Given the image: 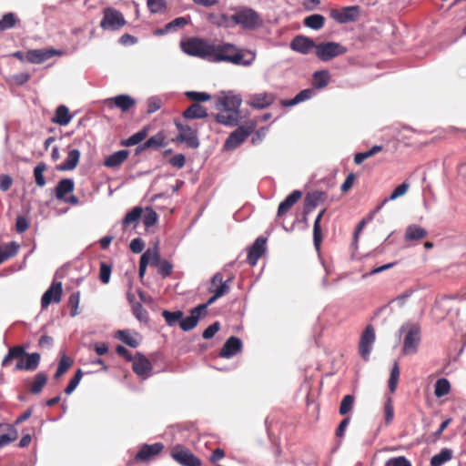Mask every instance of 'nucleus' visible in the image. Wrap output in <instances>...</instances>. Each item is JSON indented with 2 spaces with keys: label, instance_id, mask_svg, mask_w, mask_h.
<instances>
[{
  "label": "nucleus",
  "instance_id": "nucleus-1",
  "mask_svg": "<svg viewBox=\"0 0 466 466\" xmlns=\"http://www.w3.org/2000/svg\"><path fill=\"white\" fill-rule=\"evenodd\" d=\"M256 58L253 51L244 52L230 43L211 45L210 62H228L236 66H249Z\"/></svg>",
  "mask_w": 466,
  "mask_h": 466
},
{
  "label": "nucleus",
  "instance_id": "nucleus-2",
  "mask_svg": "<svg viewBox=\"0 0 466 466\" xmlns=\"http://www.w3.org/2000/svg\"><path fill=\"white\" fill-rule=\"evenodd\" d=\"M241 103V96L231 91L218 97L216 107L221 111L216 116V121L224 126H237L240 119Z\"/></svg>",
  "mask_w": 466,
  "mask_h": 466
},
{
  "label": "nucleus",
  "instance_id": "nucleus-3",
  "mask_svg": "<svg viewBox=\"0 0 466 466\" xmlns=\"http://www.w3.org/2000/svg\"><path fill=\"white\" fill-rule=\"evenodd\" d=\"M232 23L240 25L245 30H254L263 25V19L254 9L247 6L240 7L231 15Z\"/></svg>",
  "mask_w": 466,
  "mask_h": 466
},
{
  "label": "nucleus",
  "instance_id": "nucleus-4",
  "mask_svg": "<svg viewBox=\"0 0 466 466\" xmlns=\"http://www.w3.org/2000/svg\"><path fill=\"white\" fill-rule=\"evenodd\" d=\"M400 335L405 333L402 352L412 355L418 351L420 343V327L414 323H406L400 328Z\"/></svg>",
  "mask_w": 466,
  "mask_h": 466
},
{
  "label": "nucleus",
  "instance_id": "nucleus-5",
  "mask_svg": "<svg viewBox=\"0 0 466 466\" xmlns=\"http://www.w3.org/2000/svg\"><path fill=\"white\" fill-rule=\"evenodd\" d=\"M211 45L208 41L191 37L180 42L181 50L191 56L200 57L209 61Z\"/></svg>",
  "mask_w": 466,
  "mask_h": 466
},
{
  "label": "nucleus",
  "instance_id": "nucleus-6",
  "mask_svg": "<svg viewBox=\"0 0 466 466\" xmlns=\"http://www.w3.org/2000/svg\"><path fill=\"white\" fill-rule=\"evenodd\" d=\"M346 52L347 48L337 42L320 43L316 46V56L321 61H329Z\"/></svg>",
  "mask_w": 466,
  "mask_h": 466
},
{
  "label": "nucleus",
  "instance_id": "nucleus-7",
  "mask_svg": "<svg viewBox=\"0 0 466 466\" xmlns=\"http://www.w3.org/2000/svg\"><path fill=\"white\" fill-rule=\"evenodd\" d=\"M254 123H246L245 125L234 130L227 138L224 147L231 150L238 147L246 138L254 131Z\"/></svg>",
  "mask_w": 466,
  "mask_h": 466
},
{
  "label": "nucleus",
  "instance_id": "nucleus-8",
  "mask_svg": "<svg viewBox=\"0 0 466 466\" xmlns=\"http://www.w3.org/2000/svg\"><path fill=\"white\" fill-rule=\"evenodd\" d=\"M125 24L126 21L121 12L109 7L104 10V16L100 22V26L104 30L116 31Z\"/></svg>",
  "mask_w": 466,
  "mask_h": 466
},
{
  "label": "nucleus",
  "instance_id": "nucleus-9",
  "mask_svg": "<svg viewBox=\"0 0 466 466\" xmlns=\"http://www.w3.org/2000/svg\"><path fill=\"white\" fill-rule=\"evenodd\" d=\"M329 15L339 24L355 22L360 16V6L351 5L341 9L334 8L329 11Z\"/></svg>",
  "mask_w": 466,
  "mask_h": 466
},
{
  "label": "nucleus",
  "instance_id": "nucleus-10",
  "mask_svg": "<svg viewBox=\"0 0 466 466\" xmlns=\"http://www.w3.org/2000/svg\"><path fill=\"white\" fill-rule=\"evenodd\" d=\"M375 339L374 328L371 325H368L362 332L359 343V352L364 360H368L370 359Z\"/></svg>",
  "mask_w": 466,
  "mask_h": 466
},
{
  "label": "nucleus",
  "instance_id": "nucleus-11",
  "mask_svg": "<svg viewBox=\"0 0 466 466\" xmlns=\"http://www.w3.org/2000/svg\"><path fill=\"white\" fill-rule=\"evenodd\" d=\"M171 454L174 460L182 466H201L200 460L182 446L174 447Z\"/></svg>",
  "mask_w": 466,
  "mask_h": 466
},
{
  "label": "nucleus",
  "instance_id": "nucleus-12",
  "mask_svg": "<svg viewBox=\"0 0 466 466\" xmlns=\"http://www.w3.org/2000/svg\"><path fill=\"white\" fill-rule=\"evenodd\" d=\"M176 126L179 131L176 137L177 142H184L190 148H198L199 147V140L196 130L192 129L189 126H184L180 123H177Z\"/></svg>",
  "mask_w": 466,
  "mask_h": 466
},
{
  "label": "nucleus",
  "instance_id": "nucleus-13",
  "mask_svg": "<svg viewBox=\"0 0 466 466\" xmlns=\"http://www.w3.org/2000/svg\"><path fill=\"white\" fill-rule=\"evenodd\" d=\"M63 289L61 282H53L41 299V308L46 309L51 303H58L61 300Z\"/></svg>",
  "mask_w": 466,
  "mask_h": 466
},
{
  "label": "nucleus",
  "instance_id": "nucleus-14",
  "mask_svg": "<svg viewBox=\"0 0 466 466\" xmlns=\"http://www.w3.org/2000/svg\"><path fill=\"white\" fill-rule=\"evenodd\" d=\"M61 54V51L53 48L31 49L26 53L25 58L32 64H41L52 56Z\"/></svg>",
  "mask_w": 466,
  "mask_h": 466
},
{
  "label": "nucleus",
  "instance_id": "nucleus-15",
  "mask_svg": "<svg viewBox=\"0 0 466 466\" xmlns=\"http://www.w3.org/2000/svg\"><path fill=\"white\" fill-rule=\"evenodd\" d=\"M133 370L137 376L147 379L151 374L152 364L143 354L137 353L133 360Z\"/></svg>",
  "mask_w": 466,
  "mask_h": 466
},
{
  "label": "nucleus",
  "instance_id": "nucleus-16",
  "mask_svg": "<svg viewBox=\"0 0 466 466\" xmlns=\"http://www.w3.org/2000/svg\"><path fill=\"white\" fill-rule=\"evenodd\" d=\"M267 238L258 237L248 252V262L250 266H255L258 258L266 252Z\"/></svg>",
  "mask_w": 466,
  "mask_h": 466
},
{
  "label": "nucleus",
  "instance_id": "nucleus-17",
  "mask_svg": "<svg viewBox=\"0 0 466 466\" xmlns=\"http://www.w3.org/2000/svg\"><path fill=\"white\" fill-rule=\"evenodd\" d=\"M242 350V341L239 338L232 336L228 338L220 350L219 356L230 359Z\"/></svg>",
  "mask_w": 466,
  "mask_h": 466
},
{
  "label": "nucleus",
  "instance_id": "nucleus-18",
  "mask_svg": "<svg viewBox=\"0 0 466 466\" xmlns=\"http://www.w3.org/2000/svg\"><path fill=\"white\" fill-rule=\"evenodd\" d=\"M203 308L204 306H197L190 310V315L188 317H182L179 322V326L182 330L189 331L198 325L201 316L203 315Z\"/></svg>",
  "mask_w": 466,
  "mask_h": 466
},
{
  "label": "nucleus",
  "instance_id": "nucleus-19",
  "mask_svg": "<svg viewBox=\"0 0 466 466\" xmlns=\"http://www.w3.org/2000/svg\"><path fill=\"white\" fill-rule=\"evenodd\" d=\"M316 46L312 39L303 35H297L290 43L292 50L304 55L309 54L313 48L316 49Z\"/></svg>",
  "mask_w": 466,
  "mask_h": 466
},
{
  "label": "nucleus",
  "instance_id": "nucleus-20",
  "mask_svg": "<svg viewBox=\"0 0 466 466\" xmlns=\"http://www.w3.org/2000/svg\"><path fill=\"white\" fill-rule=\"evenodd\" d=\"M159 258V253L157 248L147 249L140 257L138 275L143 279L148 264H155Z\"/></svg>",
  "mask_w": 466,
  "mask_h": 466
},
{
  "label": "nucleus",
  "instance_id": "nucleus-21",
  "mask_svg": "<svg viewBox=\"0 0 466 466\" xmlns=\"http://www.w3.org/2000/svg\"><path fill=\"white\" fill-rule=\"evenodd\" d=\"M275 99V96L272 93L263 92L255 94L250 97L248 105L257 109H264L268 107Z\"/></svg>",
  "mask_w": 466,
  "mask_h": 466
},
{
  "label": "nucleus",
  "instance_id": "nucleus-22",
  "mask_svg": "<svg viewBox=\"0 0 466 466\" xmlns=\"http://www.w3.org/2000/svg\"><path fill=\"white\" fill-rule=\"evenodd\" d=\"M26 360L24 361L23 360H20L15 367V370H28V371H34L35 370L40 363L41 356L37 352L33 353H26L25 355Z\"/></svg>",
  "mask_w": 466,
  "mask_h": 466
},
{
  "label": "nucleus",
  "instance_id": "nucleus-23",
  "mask_svg": "<svg viewBox=\"0 0 466 466\" xmlns=\"http://www.w3.org/2000/svg\"><path fill=\"white\" fill-rule=\"evenodd\" d=\"M164 445L161 442L145 444L136 455L137 461H147L162 451Z\"/></svg>",
  "mask_w": 466,
  "mask_h": 466
},
{
  "label": "nucleus",
  "instance_id": "nucleus-24",
  "mask_svg": "<svg viewBox=\"0 0 466 466\" xmlns=\"http://www.w3.org/2000/svg\"><path fill=\"white\" fill-rule=\"evenodd\" d=\"M80 151L76 148L69 149L64 162L56 166L59 171H70L75 169L80 159Z\"/></svg>",
  "mask_w": 466,
  "mask_h": 466
},
{
  "label": "nucleus",
  "instance_id": "nucleus-25",
  "mask_svg": "<svg viewBox=\"0 0 466 466\" xmlns=\"http://www.w3.org/2000/svg\"><path fill=\"white\" fill-rule=\"evenodd\" d=\"M302 192L300 190H294L289 194L278 208V216L281 217L287 213L301 198Z\"/></svg>",
  "mask_w": 466,
  "mask_h": 466
},
{
  "label": "nucleus",
  "instance_id": "nucleus-26",
  "mask_svg": "<svg viewBox=\"0 0 466 466\" xmlns=\"http://www.w3.org/2000/svg\"><path fill=\"white\" fill-rule=\"evenodd\" d=\"M325 198V193L322 191H312L309 192L305 198L304 213L307 215L310 213L320 201Z\"/></svg>",
  "mask_w": 466,
  "mask_h": 466
},
{
  "label": "nucleus",
  "instance_id": "nucleus-27",
  "mask_svg": "<svg viewBox=\"0 0 466 466\" xmlns=\"http://www.w3.org/2000/svg\"><path fill=\"white\" fill-rule=\"evenodd\" d=\"M116 338L121 340L123 343L127 344L131 348H137L140 344V336L138 333L135 332L132 334L127 329L118 330L116 334Z\"/></svg>",
  "mask_w": 466,
  "mask_h": 466
},
{
  "label": "nucleus",
  "instance_id": "nucleus-28",
  "mask_svg": "<svg viewBox=\"0 0 466 466\" xmlns=\"http://www.w3.org/2000/svg\"><path fill=\"white\" fill-rule=\"evenodd\" d=\"M183 116L187 119H202L208 116V111L200 104L193 103L183 112Z\"/></svg>",
  "mask_w": 466,
  "mask_h": 466
},
{
  "label": "nucleus",
  "instance_id": "nucleus-29",
  "mask_svg": "<svg viewBox=\"0 0 466 466\" xmlns=\"http://www.w3.org/2000/svg\"><path fill=\"white\" fill-rule=\"evenodd\" d=\"M128 150L122 149L109 155L104 162V165L107 167H119L128 157Z\"/></svg>",
  "mask_w": 466,
  "mask_h": 466
},
{
  "label": "nucleus",
  "instance_id": "nucleus-30",
  "mask_svg": "<svg viewBox=\"0 0 466 466\" xmlns=\"http://www.w3.org/2000/svg\"><path fill=\"white\" fill-rule=\"evenodd\" d=\"M75 183L71 178H63L61 179L55 189L56 198L57 199H65L66 194L71 193L74 190Z\"/></svg>",
  "mask_w": 466,
  "mask_h": 466
},
{
  "label": "nucleus",
  "instance_id": "nucleus-31",
  "mask_svg": "<svg viewBox=\"0 0 466 466\" xmlns=\"http://www.w3.org/2000/svg\"><path fill=\"white\" fill-rule=\"evenodd\" d=\"M72 119V115L69 113V109L67 106L61 105L56 109V113L54 117L52 118V122L59 125V126H66Z\"/></svg>",
  "mask_w": 466,
  "mask_h": 466
},
{
  "label": "nucleus",
  "instance_id": "nucleus-32",
  "mask_svg": "<svg viewBox=\"0 0 466 466\" xmlns=\"http://www.w3.org/2000/svg\"><path fill=\"white\" fill-rule=\"evenodd\" d=\"M427 230L419 225L411 224L407 227L405 231V240L413 241L419 240L427 236Z\"/></svg>",
  "mask_w": 466,
  "mask_h": 466
},
{
  "label": "nucleus",
  "instance_id": "nucleus-33",
  "mask_svg": "<svg viewBox=\"0 0 466 466\" xmlns=\"http://www.w3.org/2000/svg\"><path fill=\"white\" fill-rule=\"evenodd\" d=\"M314 93V90L311 88L303 89L299 93H298L292 99L282 100L281 105L283 106H296L299 103L310 99L313 96Z\"/></svg>",
  "mask_w": 466,
  "mask_h": 466
},
{
  "label": "nucleus",
  "instance_id": "nucleus-34",
  "mask_svg": "<svg viewBox=\"0 0 466 466\" xmlns=\"http://www.w3.org/2000/svg\"><path fill=\"white\" fill-rule=\"evenodd\" d=\"M325 212H326V209L324 208L319 213V215L317 216V218L314 221V225H313V243H314V247L317 250L319 249L320 244L322 241L320 221H321V218H322L323 215L325 214Z\"/></svg>",
  "mask_w": 466,
  "mask_h": 466
},
{
  "label": "nucleus",
  "instance_id": "nucleus-35",
  "mask_svg": "<svg viewBox=\"0 0 466 466\" xmlns=\"http://www.w3.org/2000/svg\"><path fill=\"white\" fill-rule=\"evenodd\" d=\"M114 105L122 111L127 112L135 106L136 101L128 95H119L112 98Z\"/></svg>",
  "mask_w": 466,
  "mask_h": 466
},
{
  "label": "nucleus",
  "instance_id": "nucleus-36",
  "mask_svg": "<svg viewBox=\"0 0 466 466\" xmlns=\"http://www.w3.org/2000/svg\"><path fill=\"white\" fill-rule=\"evenodd\" d=\"M304 25L313 29V30H319L323 27L325 23V17L322 15L314 14L311 15L307 16L304 19Z\"/></svg>",
  "mask_w": 466,
  "mask_h": 466
},
{
  "label": "nucleus",
  "instance_id": "nucleus-37",
  "mask_svg": "<svg viewBox=\"0 0 466 466\" xmlns=\"http://www.w3.org/2000/svg\"><path fill=\"white\" fill-rule=\"evenodd\" d=\"M329 79H330V76H329V71H327V70L316 71L313 74V86H314V87H316L318 89H322L329 85Z\"/></svg>",
  "mask_w": 466,
  "mask_h": 466
},
{
  "label": "nucleus",
  "instance_id": "nucleus-38",
  "mask_svg": "<svg viewBox=\"0 0 466 466\" xmlns=\"http://www.w3.org/2000/svg\"><path fill=\"white\" fill-rule=\"evenodd\" d=\"M142 211V208L135 207L131 211L127 212L122 221L123 227L127 228L130 224H134L133 228H136L141 217Z\"/></svg>",
  "mask_w": 466,
  "mask_h": 466
},
{
  "label": "nucleus",
  "instance_id": "nucleus-39",
  "mask_svg": "<svg viewBox=\"0 0 466 466\" xmlns=\"http://www.w3.org/2000/svg\"><path fill=\"white\" fill-rule=\"evenodd\" d=\"M452 458V451L450 449H442L439 453L431 459V466H441Z\"/></svg>",
  "mask_w": 466,
  "mask_h": 466
},
{
  "label": "nucleus",
  "instance_id": "nucleus-40",
  "mask_svg": "<svg viewBox=\"0 0 466 466\" xmlns=\"http://www.w3.org/2000/svg\"><path fill=\"white\" fill-rule=\"evenodd\" d=\"M19 246L15 242L0 247V264L5 260L14 257L18 252Z\"/></svg>",
  "mask_w": 466,
  "mask_h": 466
},
{
  "label": "nucleus",
  "instance_id": "nucleus-41",
  "mask_svg": "<svg viewBox=\"0 0 466 466\" xmlns=\"http://www.w3.org/2000/svg\"><path fill=\"white\" fill-rule=\"evenodd\" d=\"M147 136V129L143 128L140 131L133 134L131 137H129L127 139H124L121 141V145L124 147H132L138 145L140 142H142Z\"/></svg>",
  "mask_w": 466,
  "mask_h": 466
},
{
  "label": "nucleus",
  "instance_id": "nucleus-42",
  "mask_svg": "<svg viewBox=\"0 0 466 466\" xmlns=\"http://www.w3.org/2000/svg\"><path fill=\"white\" fill-rule=\"evenodd\" d=\"M208 20L211 24H213L217 26L229 27L232 25L231 16H228L225 14H221V15L210 14L208 15Z\"/></svg>",
  "mask_w": 466,
  "mask_h": 466
},
{
  "label": "nucleus",
  "instance_id": "nucleus-43",
  "mask_svg": "<svg viewBox=\"0 0 466 466\" xmlns=\"http://www.w3.org/2000/svg\"><path fill=\"white\" fill-rule=\"evenodd\" d=\"M18 18L15 14L10 12L3 15L0 19V31H5L15 26Z\"/></svg>",
  "mask_w": 466,
  "mask_h": 466
},
{
  "label": "nucleus",
  "instance_id": "nucleus-44",
  "mask_svg": "<svg viewBox=\"0 0 466 466\" xmlns=\"http://www.w3.org/2000/svg\"><path fill=\"white\" fill-rule=\"evenodd\" d=\"M451 391V383L447 379H439L435 383L434 394L437 398L443 397Z\"/></svg>",
  "mask_w": 466,
  "mask_h": 466
},
{
  "label": "nucleus",
  "instance_id": "nucleus-45",
  "mask_svg": "<svg viewBox=\"0 0 466 466\" xmlns=\"http://www.w3.org/2000/svg\"><path fill=\"white\" fill-rule=\"evenodd\" d=\"M47 381V376L44 372L35 375V380L31 385L30 391L32 394H39Z\"/></svg>",
  "mask_w": 466,
  "mask_h": 466
},
{
  "label": "nucleus",
  "instance_id": "nucleus-46",
  "mask_svg": "<svg viewBox=\"0 0 466 466\" xmlns=\"http://www.w3.org/2000/svg\"><path fill=\"white\" fill-rule=\"evenodd\" d=\"M382 147L381 146H373L370 150L368 151H365V152H360V153H357L354 157V162L355 164L357 165H360L364 160H366L367 158L374 156L375 154L380 152L382 150Z\"/></svg>",
  "mask_w": 466,
  "mask_h": 466
},
{
  "label": "nucleus",
  "instance_id": "nucleus-47",
  "mask_svg": "<svg viewBox=\"0 0 466 466\" xmlns=\"http://www.w3.org/2000/svg\"><path fill=\"white\" fill-rule=\"evenodd\" d=\"M165 146V136L157 133L144 143V147L158 149Z\"/></svg>",
  "mask_w": 466,
  "mask_h": 466
},
{
  "label": "nucleus",
  "instance_id": "nucleus-48",
  "mask_svg": "<svg viewBox=\"0 0 466 466\" xmlns=\"http://www.w3.org/2000/svg\"><path fill=\"white\" fill-rule=\"evenodd\" d=\"M147 5L151 14H161L167 9L166 0H147Z\"/></svg>",
  "mask_w": 466,
  "mask_h": 466
},
{
  "label": "nucleus",
  "instance_id": "nucleus-49",
  "mask_svg": "<svg viewBox=\"0 0 466 466\" xmlns=\"http://www.w3.org/2000/svg\"><path fill=\"white\" fill-rule=\"evenodd\" d=\"M46 168V165L44 162L38 163L34 168V177L35 180V184L43 187L46 185V179L44 177V172Z\"/></svg>",
  "mask_w": 466,
  "mask_h": 466
},
{
  "label": "nucleus",
  "instance_id": "nucleus-50",
  "mask_svg": "<svg viewBox=\"0 0 466 466\" xmlns=\"http://www.w3.org/2000/svg\"><path fill=\"white\" fill-rule=\"evenodd\" d=\"M400 377V368L397 362H394L391 370L390 375L389 379V390L390 392H395L399 381Z\"/></svg>",
  "mask_w": 466,
  "mask_h": 466
},
{
  "label": "nucleus",
  "instance_id": "nucleus-51",
  "mask_svg": "<svg viewBox=\"0 0 466 466\" xmlns=\"http://www.w3.org/2000/svg\"><path fill=\"white\" fill-rule=\"evenodd\" d=\"M162 316L165 319V320L168 326H174L177 321L180 322V320L183 317V312L181 310H177V311L164 310L162 312Z\"/></svg>",
  "mask_w": 466,
  "mask_h": 466
},
{
  "label": "nucleus",
  "instance_id": "nucleus-52",
  "mask_svg": "<svg viewBox=\"0 0 466 466\" xmlns=\"http://www.w3.org/2000/svg\"><path fill=\"white\" fill-rule=\"evenodd\" d=\"M153 266H156L157 268V272L163 277L167 278L168 277L173 269L172 264L164 259L161 260L160 258H158L157 262H155V264H152Z\"/></svg>",
  "mask_w": 466,
  "mask_h": 466
},
{
  "label": "nucleus",
  "instance_id": "nucleus-53",
  "mask_svg": "<svg viewBox=\"0 0 466 466\" xmlns=\"http://www.w3.org/2000/svg\"><path fill=\"white\" fill-rule=\"evenodd\" d=\"M232 281V278H229L227 280H225L223 283H221V285H218V286H211L208 290L209 292L213 293V294H216L217 297H223L224 295H226L227 293H228L230 288H229V283Z\"/></svg>",
  "mask_w": 466,
  "mask_h": 466
},
{
  "label": "nucleus",
  "instance_id": "nucleus-54",
  "mask_svg": "<svg viewBox=\"0 0 466 466\" xmlns=\"http://www.w3.org/2000/svg\"><path fill=\"white\" fill-rule=\"evenodd\" d=\"M9 432L0 435V449L13 442L17 438V431L14 426H8Z\"/></svg>",
  "mask_w": 466,
  "mask_h": 466
},
{
  "label": "nucleus",
  "instance_id": "nucleus-55",
  "mask_svg": "<svg viewBox=\"0 0 466 466\" xmlns=\"http://www.w3.org/2000/svg\"><path fill=\"white\" fill-rule=\"evenodd\" d=\"M158 216L155 210L151 208H147L144 217L143 223L146 228L153 227L157 221Z\"/></svg>",
  "mask_w": 466,
  "mask_h": 466
},
{
  "label": "nucleus",
  "instance_id": "nucleus-56",
  "mask_svg": "<svg viewBox=\"0 0 466 466\" xmlns=\"http://www.w3.org/2000/svg\"><path fill=\"white\" fill-rule=\"evenodd\" d=\"M73 361L66 356H63L59 361L57 370L54 375L55 379L61 377L70 368Z\"/></svg>",
  "mask_w": 466,
  "mask_h": 466
},
{
  "label": "nucleus",
  "instance_id": "nucleus-57",
  "mask_svg": "<svg viewBox=\"0 0 466 466\" xmlns=\"http://www.w3.org/2000/svg\"><path fill=\"white\" fill-rule=\"evenodd\" d=\"M83 377V372L80 369H78L75 374V376L70 380L68 385L65 389V393L69 395L71 394L78 386L81 379Z\"/></svg>",
  "mask_w": 466,
  "mask_h": 466
},
{
  "label": "nucleus",
  "instance_id": "nucleus-58",
  "mask_svg": "<svg viewBox=\"0 0 466 466\" xmlns=\"http://www.w3.org/2000/svg\"><path fill=\"white\" fill-rule=\"evenodd\" d=\"M354 397L352 395H346L342 399L339 406V414L346 415L353 407Z\"/></svg>",
  "mask_w": 466,
  "mask_h": 466
},
{
  "label": "nucleus",
  "instance_id": "nucleus-59",
  "mask_svg": "<svg viewBox=\"0 0 466 466\" xmlns=\"http://www.w3.org/2000/svg\"><path fill=\"white\" fill-rule=\"evenodd\" d=\"M186 96L196 103L206 102L210 99L211 96L206 92H198V91H187L186 92Z\"/></svg>",
  "mask_w": 466,
  "mask_h": 466
},
{
  "label": "nucleus",
  "instance_id": "nucleus-60",
  "mask_svg": "<svg viewBox=\"0 0 466 466\" xmlns=\"http://www.w3.org/2000/svg\"><path fill=\"white\" fill-rule=\"evenodd\" d=\"M80 301V294L79 292H74L69 297V306L71 308L70 315L75 317L78 314V306Z\"/></svg>",
  "mask_w": 466,
  "mask_h": 466
},
{
  "label": "nucleus",
  "instance_id": "nucleus-61",
  "mask_svg": "<svg viewBox=\"0 0 466 466\" xmlns=\"http://www.w3.org/2000/svg\"><path fill=\"white\" fill-rule=\"evenodd\" d=\"M188 24V20L186 17H177L171 22L167 24V30L177 31V28H182Z\"/></svg>",
  "mask_w": 466,
  "mask_h": 466
},
{
  "label": "nucleus",
  "instance_id": "nucleus-62",
  "mask_svg": "<svg viewBox=\"0 0 466 466\" xmlns=\"http://www.w3.org/2000/svg\"><path fill=\"white\" fill-rule=\"evenodd\" d=\"M132 311L138 320L146 321L147 319V312L140 303L135 302L132 306Z\"/></svg>",
  "mask_w": 466,
  "mask_h": 466
},
{
  "label": "nucleus",
  "instance_id": "nucleus-63",
  "mask_svg": "<svg viewBox=\"0 0 466 466\" xmlns=\"http://www.w3.org/2000/svg\"><path fill=\"white\" fill-rule=\"evenodd\" d=\"M147 114H153L156 111L159 110L162 106V101L157 96H151L147 99Z\"/></svg>",
  "mask_w": 466,
  "mask_h": 466
},
{
  "label": "nucleus",
  "instance_id": "nucleus-64",
  "mask_svg": "<svg viewBox=\"0 0 466 466\" xmlns=\"http://www.w3.org/2000/svg\"><path fill=\"white\" fill-rule=\"evenodd\" d=\"M384 466H411V463L405 457L400 456L388 460Z\"/></svg>",
  "mask_w": 466,
  "mask_h": 466
}]
</instances>
